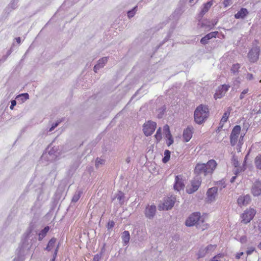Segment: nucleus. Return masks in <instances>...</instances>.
<instances>
[{
  "label": "nucleus",
  "instance_id": "473e14b6",
  "mask_svg": "<svg viewBox=\"0 0 261 261\" xmlns=\"http://www.w3.org/2000/svg\"><path fill=\"white\" fill-rule=\"evenodd\" d=\"M49 230V227L48 226L45 227L42 230L41 232L39 233V236H42V237H44L46 234Z\"/></svg>",
  "mask_w": 261,
  "mask_h": 261
},
{
  "label": "nucleus",
  "instance_id": "49530a36",
  "mask_svg": "<svg viewBox=\"0 0 261 261\" xmlns=\"http://www.w3.org/2000/svg\"><path fill=\"white\" fill-rule=\"evenodd\" d=\"M58 248H59V246L57 247V248H56V249L55 250V251L54 252V257H53V258L52 259V261H55V258L56 257V256H57V253H58Z\"/></svg>",
  "mask_w": 261,
  "mask_h": 261
},
{
  "label": "nucleus",
  "instance_id": "20e7f679",
  "mask_svg": "<svg viewBox=\"0 0 261 261\" xmlns=\"http://www.w3.org/2000/svg\"><path fill=\"white\" fill-rule=\"evenodd\" d=\"M241 130V127L239 125H236L232 129L230 135V143L231 146H234L237 144L240 139Z\"/></svg>",
  "mask_w": 261,
  "mask_h": 261
},
{
  "label": "nucleus",
  "instance_id": "b1692460",
  "mask_svg": "<svg viewBox=\"0 0 261 261\" xmlns=\"http://www.w3.org/2000/svg\"><path fill=\"white\" fill-rule=\"evenodd\" d=\"M244 136V135H241V136L240 137V139L239 140V142H238V144H237L236 150L238 152H240L241 151L242 146L243 144Z\"/></svg>",
  "mask_w": 261,
  "mask_h": 261
},
{
  "label": "nucleus",
  "instance_id": "3c124183",
  "mask_svg": "<svg viewBox=\"0 0 261 261\" xmlns=\"http://www.w3.org/2000/svg\"><path fill=\"white\" fill-rule=\"evenodd\" d=\"M244 253L243 252H239L236 255V258L237 259H240L241 256L243 255Z\"/></svg>",
  "mask_w": 261,
  "mask_h": 261
},
{
  "label": "nucleus",
  "instance_id": "8fccbe9b",
  "mask_svg": "<svg viewBox=\"0 0 261 261\" xmlns=\"http://www.w3.org/2000/svg\"><path fill=\"white\" fill-rule=\"evenodd\" d=\"M59 124V122H56V123H55L54 124H53L52 125V126L50 127V128L49 129V131H52L53 130H54L55 129V127H56Z\"/></svg>",
  "mask_w": 261,
  "mask_h": 261
},
{
  "label": "nucleus",
  "instance_id": "7c9ffc66",
  "mask_svg": "<svg viewBox=\"0 0 261 261\" xmlns=\"http://www.w3.org/2000/svg\"><path fill=\"white\" fill-rule=\"evenodd\" d=\"M155 138H156L158 142L160 141L162 139V134H161V128L160 127L156 131V134L155 135Z\"/></svg>",
  "mask_w": 261,
  "mask_h": 261
},
{
  "label": "nucleus",
  "instance_id": "f03ea898",
  "mask_svg": "<svg viewBox=\"0 0 261 261\" xmlns=\"http://www.w3.org/2000/svg\"><path fill=\"white\" fill-rule=\"evenodd\" d=\"M203 223V218L200 217V213L199 212L193 213L186 221V225L188 226H192L197 224V227L203 230L207 228L206 224H203L202 226L200 223Z\"/></svg>",
  "mask_w": 261,
  "mask_h": 261
},
{
  "label": "nucleus",
  "instance_id": "f257e3e1",
  "mask_svg": "<svg viewBox=\"0 0 261 261\" xmlns=\"http://www.w3.org/2000/svg\"><path fill=\"white\" fill-rule=\"evenodd\" d=\"M217 164L214 160H209L206 164H197L194 169V173L199 175L204 174L205 176L212 175L216 168Z\"/></svg>",
  "mask_w": 261,
  "mask_h": 261
},
{
  "label": "nucleus",
  "instance_id": "58836bf2",
  "mask_svg": "<svg viewBox=\"0 0 261 261\" xmlns=\"http://www.w3.org/2000/svg\"><path fill=\"white\" fill-rule=\"evenodd\" d=\"M223 257V254H219L216 256H215L211 260V261H218L217 259L218 258H220Z\"/></svg>",
  "mask_w": 261,
  "mask_h": 261
},
{
  "label": "nucleus",
  "instance_id": "603ef678",
  "mask_svg": "<svg viewBox=\"0 0 261 261\" xmlns=\"http://www.w3.org/2000/svg\"><path fill=\"white\" fill-rule=\"evenodd\" d=\"M99 260V255L98 254H96L94 255L93 257V261H98Z\"/></svg>",
  "mask_w": 261,
  "mask_h": 261
},
{
  "label": "nucleus",
  "instance_id": "6ab92c4d",
  "mask_svg": "<svg viewBox=\"0 0 261 261\" xmlns=\"http://www.w3.org/2000/svg\"><path fill=\"white\" fill-rule=\"evenodd\" d=\"M231 110H232V109L231 107H228L227 108V111L226 112H225V113L223 114V115L221 118V120L220 121L221 123L223 124L227 121Z\"/></svg>",
  "mask_w": 261,
  "mask_h": 261
},
{
  "label": "nucleus",
  "instance_id": "423d86ee",
  "mask_svg": "<svg viewBox=\"0 0 261 261\" xmlns=\"http://www.w3.org/2000/svg\"><path fill=\"white\" fill-rule=\"evenodd\" d=\"M176 201V198L174 196H170L165 199L162 204L159 205L160 211L168 210L171 209L174 205Z\"/></svg>",
  "mask_w": 261,
  "mask_h": 261
},
{
  "label": "nucleus",
  "instance_id": "a18cd8bd",
  "mask_svg": "<svg viewBox=\"0 0 261 261\" xmlns=\"http://www.w3.org/2000/svg\"><path fill=\"white\" fill-rule=\"evenodd\" d=\"M164 130L168 133H170L169 126L167 124L164 126Z\"/></svg>",
  "mask_w": 261,
  "mask_h": 261
},
{
  "label": "nucleus",
  "instance_id": "39448f33",
  "mask_svg": "<svg viewBox=\"0 0 261 261\" xmlns=\"http://www.w3.org/2000/svg\"><path fill=\"white\" fill-rule=\"evenodd\" d=\"M255 214L256 211L254 208H249L247 209L241 215V222L244 224L249 223L253 219Z\"/></svg>",
  "mask_w": 261,
  "mask_h": 261
},
{
  "label": "nucleus",
  "instance_id": "ea45409f",
  "mask_svg": "<svg viewBox=\"0 0 261 261\" xmlns=\"http://www.w3.org/2000/svg\"><path fill=\"white\" fill-rule=\"evenodd\" d=\"M115 225V223L113 221H110L108 223V229H112Z\"/></svg>",
  "mask_w": 261,
  "mask_h": 261
},
{
  "label": "nucleus",
  "instance_id": "4d7b16f0",
  "mask_svg": "<svg viewBox=\"0 0 261 261\" xmlns=\"http://www.w3.org/2000/svg\"><path fill=\"white\" fill-rule=\"evenodd\" d=\"M258 248L261 250V242L258 244Z\"/></svg>",
  "mask_w": 261,
  "mask_h": 261
},
{
  "label": "nucleus",
  "instance_id": "4468645a",
  "mask_svg": "<svg viewBox=\"0 0 261 261\" xmlns=\"http://www.w3.org/2000/svg\"><path fill=\"white\" fill-rule=\"evenodd\" d=\"M252 193L254 196H258L261 194V181H256L252 188Z\"/></svg>",
  "mask_w": 261,
  "mask_h": 261
},
{
  "label": "nucleus",
  "instance_id": "412c9836",
  "mask_svg": "<svg viewBox=\"0 0 261 261\" xmlns=\"http://www.w3.org/2000/svg\"><path fill=\"white\" fill-rule=\"evenodd\" d=\"M56 242V239L55 238H51L47 244L46 249L48 251H50L54 248Z\"/></svg>",
  "mask_w": 261,
  "mask_h": 261
},
{
  "label": "nucleus",
  "instance_id": "f3484780",
  "mask_svg": "<svg viewBox=\"0 0 261 261\" xmlns=\"http://www.w3.org/2000/svg\"><path fill=\"white\" fill-rule=\"evenodd\" d=\"M248 14L247 9L242 8L234 15V17L236 19L244 18Z\"/></svg>",
  "mask_w": 261,
  "mask_h": 261
},
{
  "label": "nucleus",
  "instance_id": "f704fd0d",
  "mask_svg": "<svg viewBox=\"0 0 261 261\" xmlns=\"http://www.w3.org/2000/svg\"><path fill=\"white\" fill-rule=\"evenodd\" d=\"M204 248H201L199 250V252L198 253V258H201L204 257L206 254H207V252H205V251L203 252L202 250Z\"/></svg>",
  "mask_w": 261,
  "mask_h": 261
},
{
  "label": "nucleus",
  "instance_id": "c03bdc74",
  "mask_svg": "<svg viewBox=\"0 0 261 261\" xmlns=\"http://www.w3.org/2000/svg\"><path fill=\"white\" fill-rule=\"evenodd\" d=\"M80 195L78 194L77 195H74L72 198V201L74 202H76L80 198Z\"/></svg>",
  "mask_w": 261,
  "mask_h": 261
},
{
  "label": "nucleus",
  "instance_id": "bf43d9fd",
  "mask_svg": "<svg viewBox=\"0 0 261 261\" xmlns=\"http://www.w3.org/2000/svg\"><path fill=\"white\" fill-rule=\"evenodd\" d=\"M126 162H127L128 163L130 162V159H129V158H127V159H126Z\"/></svg>",
  "mask_w": 261,
  "mask_h": 261
},
{
  "label": "nucleus",
  "instance_id": "0eeeda50",
  "mask_svg": "<svg viewBox=\"0 0 261 261\" xmlns=\"http://www.w3.org/2000/svg\"><path fill=\"white\" fill-rule=\"evenodd\" d=\"M156 127V123L155 122L148 121L144 124L143 130L146 136L151 135L154 132Z\"/></svg>",
  "mask_w": 261,
  "mask_h": 261
},
{
  "label": "nucleus",
  "instance_id": "13d9d810",
  "mask_svg": "<svg viewBox=\"0 0 261 261\" xmlns=\"http://www.w3.org/2000/svg\"><path fill=\"white\" fill-rule=\"evenodd\" d=\"M17 41L19 43L20 42V38L19 37L17 38Z\"/></svg>",
  "mask_w": 261,
  "mask_h": 261
},
{
  "label": "nucleus",
  "instance_id": "1a4fd4ad",
  "mask_svg": "<svg viewBox=\"0 0 261 261\" xmlns=\"http://www.w3.org/2000/svg\"><path fill=\"white\" fill-rule=\"evenodd\" d=\"M229 87V85L226 84L220 86L214 94L215 99H217L223 97L228 90Z\"/></svg>",
  "mask_w": 261,
  "mask_h": 261
},
{
  "label": "nucleus",
  "instance_id": "a211bd4d",
  "mask_svg": "<svg viewBox=\"0 0 261 261\" xmlns=\"http://www.w3.org/2000/svg\"><path fill=\"white\" fill-rule=\"evenodd\" d=\"M108 58L107 57H103L100 59L98 63L95 65L94 67V70L95 72H97V70L99 69L100 68L103 67L105 64L107 62Z\"/></svg>",
  "mask_w": 261,
  "mask_h": 261
},
{
  "label": "nucleus",
  "instance_id": "37998d69",
  "mask_svg": "<svg viewBox=\"0 0 261 261\" xmlns=\"http://www.w3.org/2000/svg\"><path fill=\"white\" fill-rule=\"evenodd\" d=\"M16 105V101L15 100H13L11 101V105L10 107L11 110H13L14 107Z\"/></svg>",
  "mask_w": 261,
  "mask_h": 261
},
{
  "label": "nucleus",
  "instance_id": "7ed1b4c3",
  "mask_svg": "<svg viewBox=\"0 0 261 261\" xmlns=\"http://www.w3.org/2000/svg\"><path fill=\"white\" fill-rule=\"evenodd\" d=\"M208 109L206 106L200 105L198 107L194 112V119L197 123H203L208 117Z\"/></svg>",
  "mask_w": 261,
  "mask_h": 261
},
{
  "label": "nucleus",
  "instance_id": "9d476101",
  "mask_svg": "<svg viewBox=\"0 0 261 261\" xmlns=\"http://www.w3.org/2000/svg\"><path fill=\"white\" fill-rule=\"evenodd\" d=\"M218 188L216 187L210 188L206 193V201L208 202H212L215 200L217 195Z\"/></svg>",
  "mask_w": 261,
  "mask_h": 261
},
{
  "label": "nucleus",
  "instance_id": "c9c22d12",
  "mask_svg": "<svg viewBox=\"0 0 261 261\" xmlns=\"http://www.w3.org/2000/svg\"><path fill=\"white\" fill-rule=\"evenodd\" d=\"M105 163V160L97 158L96 160L95 166L98 167L100 164H103Z\"/></svg>",
  "mask_w": 261,
  "mask_h": 261
},
{
  "label": "nucleus",
  "instance_id": "ddd939ff",
  "mask_svg": "<svg viewBox=\"0 0 261 261\" xmlns=\"http://www.w3.org/2000/svg\"><path fill=\"white\" fill-rule=\"evenodd\" d=\"M193 133V128L192 126H188L184 129L182 137L186 142H189L192 137Z\"/></svg>",
  "mask_w": 261,
  "mask_h": 261
},
{
  "label": "nucleus",
  "instance_id": "72a5a7b5",
  "mask_svg": "<svg viewBox=\"0 0 261 261\" xmlns=\"http://www.w3.org/2000/svg\"><path fill=\"white\" fill-rule=\"evenodd\" d=\"M136 8H137V7H135L132 10H130V11H128V12H127V16H128V17L130 18V17H132L134 16V15H135V14L136 13Z\"/></svg>",
  "mask_w": 261,
  "mask_h": 261
},
{
  "label": "nucleus",
  "instance_id": "f8f14e48",
  "mask_svg": "<svg viewBox=\"0 0 261 261\" xmlns=\"http://www.w3.org/2000/svg\"><path fill=\"white\" fill-rule=\"evenodd\" d=\"M185 187L182 176L181 175H177L175 178V183L174 184V190L180 191L183 190Z\"/></svg>",
  "mask_w": 261,
  "mask_h": 261
},
{
  "label": "nucleus",
  "instance_id": "bb28decb",
  "mask_svg": "<svg viewBox=\"0 0 261 261\" xmlns=\"http://www.w3.org/2000/svg\"><path fill=\"white\" fill-rule=\"evenodd\" d=\"M254 163L256 168L261 169V154L255 158Z\"/></svg>",
  "mask_w": 261,
  "mask_h": 261
},
{
  "label": "nucleus",
  "instance_id": "6e6552de",
  "mask_svg": "<svg viewBox=\"0 0 261 261\" xmlns=\"http://www.w3.org/2000/svg\"><path fill=\"white\" fill-rule=\"evenodd\" d=\"M260 53V48L259 47L255 46L252 47L248 54V58L249 61L251 63L256 62L259 58Z\"/></svg>",
  "mask_w": 261,
  "mask_h": 261
},
{
  "label": "nucleus",
  "instance_id": "a878e982",
  "mask_svg": "<svg viewBox=\"0 0 261 261\" xmlns=\"http://www.w3.org/2000/svg\"><path fill=\"white\" fill-rule=\"evenodd\" d=\"M171 152L168 150H166L164 152V157L163 158L162 161L164 163L168 162L170 158Z\"/></svg>",
  "mask_w": 261,
  "mask_h": 261
},
{
  "label": "nucleus",
  "instance_id": "6e6d98bb",
  "mask_svg": "<svg viewBox=\"0 0 261 261\" xmlns=\"http://www.w3.org/2000/svg\"><path fill=\"white\" fill-rule=\"evenodd\" d=\"M242 171V170H239L238 168H237L236 169V170L235 171V173L236 174H238V173H239L240 172H241Z\"/></svg>",
  "mask_w": 261,
  "mask_h": 261
},
{
  "label": "nucleus",
  "instance_id": "864d4df0",
  "mask_svg": "<svg viewBox=\"0 0 261 261\" xmlns=\"http://www.w3.org/2000/svg\"><path fill=\"white\" fill-rule=\"evenodd\" d=\"M229 1H228V2H226V0H224V3H224V6H225V7H227V6H228V5H229Z\"/></svg>",
  "mask_w": 261,
  "mask_h": 261
},
{
  "label": "nucleus",
  "instance_id": "9b49d317",
  "mask_svg": "<svg viewBox=\"0 0 261 261\" xmlns=\"http://www.w3.org/2000/svg\"><path fill=\"white\" fill-rule=\"evenodd\" d=\"M201 181L200 179H194L191 181V185L190 187H188L187 189V192L191 194L196 191L199 188L201 185Z\"/></svg>",
  "mask_w": 261,
  "mask_h": 261
},
{
  "label": "nucleus",
  "instance_id": "a19ab883",
  "mask_svg": "<svg viewBox=\"0 0 261 261\" xmlns=\"http://www.w3.org/2000/svg\"><path fill=\"white\" fill-rule=\"evenodd\" d=\"M208 39H207L205 36L202 37L200 40V42L203 44H205L208 42Z\"/></svg>",
  "mask_w": 261,
  "mask_h": 261
},
{
  "label": "nucleus",
  "instance_id": "de8ad7c7",
  "mask_svg": "<svg viewBox=\"0 0 261 261\" xmlns=\"http://www.w3.org/2000/svg\"><path fill=\"white\" fill-rule=\"evenodd\" d=\"M246 78L247 80H251L253 79V74H251V73H247V75H246Z\"/></svg>",
  "mask_w": 261,
  "mask_h": 261
},
{
  "label": "nucleus",
  "instance_id": "c85d7f7f",
  "mask_svg": "<svg viewBox=\"0 0 261 261\" xmlns=\"http://www.w3.org/2000/svg\"><path fill=\"white\" fill-rule=\"evenodd\" d=\"M218 34V32H213L208 33V34L205 35L206 38L207 39H208V40L213 38H216Z\"/></svg>",
  "mask_w": 261,
  "mask_h": 261
},
{
  "label": "nucleus",
  "instance_id": "4c0bfd02",
  "mask_svg": "<svg viewBox=\"0 0 261 261\" xmlns=\"http://www.w3.org/2000/svg\"><path fill=\"white\" fill-rule=\"evenodd\" d=\"M248 92V89H244L241 93L240 95V99H242L244 98V96L246 94H247Z\"/></svg>",
  "mask_w": 261,
  "mask_h": 261
},
{
  "label": "nucleus",
  "instance_id": "393cba45",
  "mask_svg": "<svg viewBox=\"0 0 261 261\" xmlns=\"http://www.w3.org/2000/svg\"><path fill=\"white\" fill-rule=\"evenodd\" d=\"M29 98V95L28 93H23L18 95L16 97V99H17L18 100L20 99L21 102H24L25 100L28 99Z\"/></svg>",
  "mask_w": 261,
  "mask_h": 261
},
{
  "label": "nucleus",
  "instance_id": "4be33fe9",
  "mask_svg": "<svg viewBox=\"0 0 261 261\" xmlns=\"http://www.w3.org/2000/svg\"><path fill=\"white\" fill-rule=\"evenodd\" d=\"M216 247L217 246L216 245H210L205 248H204L202 251L207 252V254H211L215 250Z\"/></svg>",
  "mask_w": 261,
  "mask_h": 261
},
{
  "label": "nucleus",
  "instance_id": "e433bc0d",
  "mask_svg": "<svg viewBox=\"0 0 261 261\" xmlns=\"http://www.w3.org/2000/svg\"><path fill=\"white\" fill-rule=\"evenodd\" d=\"M232 161V163H233V165H234V166L236 168L238 167L239 165V161H238V159L236 157L233 156Z\"/></svg>",
  "mask_w": 261,
  "mask_h": 261
},
{
  "label": "nucleus",
  "instance_id": "79ce46f5",
  "mask_svg": "<svg viewBox=\"0 0 261 261\" xmlns=\"http://www.w3.org/2000/svg\"><path fill=\"white\" fill-rule=\"evenodd\" d=\"M254 250L255 248L254 247H251L247 250L246 253L248 255H250Z\"/></svg>",
  "mask_w": 261,
  "mask_h": 261
},
{
  "label": "nucleus",
  "instance_id": "09e8293b",
  "mask_svg": "<svg viewBox=\"0 0 261 261\" xmlns=\"http://www.w3.org/2000/svg\"><path fill=\"white\" fill-rule=\"evenodd\" d=\"M247 241L246 237V236H243L240 238V242L242 243H245Z\"/></svg>",
  "mask_w": 261,
  "mask_h": 261
},
{
  "label": "nucleus",
  "instance_id": "2f4dec72",
  "mask_svg": "<svg viewBox=\"0 0 261 261\" xmlns=\"http://www.w3.org/2000/svg\"><path fill=\"white\" fill-rule=\"evenodd\" d=\"M240 68V66L239 64H233L231 68V71L233 73L238 71L239 68Z\"/></svg>",
  "mask_w": 261,
  "mask_h": 261
},
{
  "label": "nucleus",
  "instance_id": "dca6fc26",
  "mask_svg": "<svg viewBox=\"0 0 261 261\" xmlns=\"http://www.w3.org/2000/svg\"><path fill=\"white\" fill-rule=\"evenodd\" d=\"M156 212V206L155 205H150L146 207L145 210V216L149 218H152Z\"/></svg>",
  "mask_w": 261,
  "mask_h": 261
},
{
  "label": "nucleus",
  "instance_id": "c756f323",
  "mask_svg": "<svg viewBox=\"0 0 261 261\" xmlns=\"http://www.w3.org/2000/svg\"><path fill=\"white\" fill-rule=\"evenodd\" d=\"M117 199L119 201V202L121 203V204H123V201L122 200L124 198V194L122 192H119V193L116 195Z\"/></svg>",
  "mask_w": 261,
  "mask_h": 261
},
{
  "label": "nucleus",
  "instance_id": "cd10ccee",
  "mask_svg": "<svg viewBox=\"0 0 261 261\" xmlns=\"http://www.w3.org/2000/svg\"><path fill=\"white\" fill-rule=\"evenodd\" d=\"M213 3L212 1H210V2H208L206 3H205L204 5L203 8L202 10V12H207L209 10V9L211 7V6L213 5Z\"/></svg>",
  "mask_w": 261,
  "mask_h": 261
},
{
  "label": "nucleus",
  "instance_id": "5fc2aeb1",
  "mask_svg": "<svg viewBox=\"0 0 261 261\" xmlns=\"http://www.w3.org/2000/svg\"><path fill=\"white\" fill-rule=\"evenodd\" d=\"M236 176H233V177L231 178V180H230V181H231V182H234V180H235V179H236Z\"/></svg>",
  "mask_w": 261,
  "mask_h": 261
},
{
  "label": "nucleus",
  "instance_id": "5701e85b",
  "mask_svg": "<svg viewBox=\"0 0 261 261\" xmlns=\"http://www.w3.org/2000/svg\"><path fill=\"white\" fill-rule=\"evenodd\" d=\"M174 140L171 133H167L166 135V143L169 146L173 143Z\"/></svg>",
  "mask_w": 261,
  "mask_h": 261
},
{
  "label": "nucleus",
  "instance_id": "aec40b11",
  "mask_svg": "<svg viewBox=\"0 0 261 261\" xmlns=\"http://www.w3.org/2000/svg\"><path fill=\"white\" fill-rule=\"evenodd\" d=\"M122 239L124 245H126L129 241L130 235L128 231H124L122 234Z\"/></svg>",
  "mask_w": 261,
  "mask_h": 261
},
{
  "label": "nucleus",
  "instance_id": "2eb2a0df",
  "mask_svg": "<svg viewBox=\"0 0 261 261\" xmlns=\"http://www.w3.org/2000/svg\"><path fill=\"white\" fill-rule=\"evenodd\" d=\"M251 198L249 195L241 196L238 199V203L240 206L246 205L250 201Z\"/></svg>",
  "mask_w": 261,
  "mask_h": 261
}]
</instances>
